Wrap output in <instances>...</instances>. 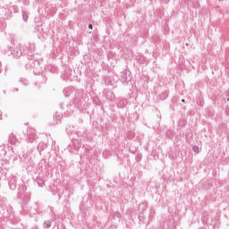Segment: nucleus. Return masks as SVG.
I'll return each instance as SVG.
<instances>
[{"label": "nucleus", "instance_id": "obj_2", "mask_svg": "<svg viewBox=\"0 0 229 229\" xmlns=\"http://www.w3.org/2000/svg\"><path fill=\"white\" fill-rule=\"evenodd\" d=\"M182 103H185V99H182Z\"/></svg>", "mask_w": 229, "mask_h": 229}, {"label": "nucleus", "instance_id": "obj_1", "mask_svg": "<svg viewBox=\"0 0 229 229\" xmlns=\"http://www.w3.org/2000/svg\"><path fill=\"white\" fill-rule=\"evenodd\" d=\"M89 30H92V24H89Z\"/></svg>", "mask_w": 229, "mask_h": 229}]
</instances>
